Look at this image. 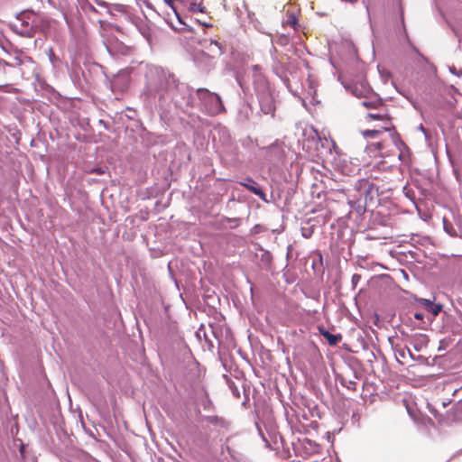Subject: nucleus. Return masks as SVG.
<instances>
[{
    "instance_id": "a18cd8bd",
    "label": "nucleus",
    "mask_w": 462,
    "mask_h": 462,
    "mask_svg": "<svg viewBox=\"0 0 462 462\" xmlns=\"http://www.w3.org/2000/svg\"><path fill=\"white\" fill-rule=\"evenodd\" d=\"M217 129H222V130H224L225 132H226V127H218Z\"/></svg>"
},
{
    "instance_id": "412c9836",
    "label": "nucleus",
    "mask_w": 462,
    "mask_h": 462,
    "mask_svg": "<svg viewBox=\"0 0 462 462\" xmlns=\"http://www.w3.org/2000/svg\"><path fill=\"white\" fill-rule=\"evenodd\" d=\"M225 221L230 224L231 228H236L239 226L241 219L238 217H225Z\"/></svg>"
},
{
    "instance_id": "f03ea898",
    "label": "nucleus",
    "mask_w": 462,
    "mask_h": 462,
    "mask_svg": "<svg viewBox=\"0 0 462 462\" xmlns=\"http://www.w3.org/2000/svg\"><path fill=\"white\" fill-rule=\"evenodd\" d=\"M347 204L357 216H362L366 210H374L380 202L379 189L368 179H359L354 185L342 191Z\"/></svg>"
},
{
    "instance_id": "c756f323",
    "label": "nucleus",
    "mask_w": 462,
    "mask_h": 462,
    "mask_svg": "<svg viewBox=\"0 0 462 462\" xmlns=\"http://www.w3.org/2000/svg\"><path fill=\"white\" fill-rule=\"evenodd\" d=\"M414 318L418 320H422L424 319V314L420 311H416L414 314H413Z\"/></svg>"
},
{
    "instance_id": "ea45409f",
    "label": "nucleus",
    "mask_w": 462,
    "mask_h": 462,
    "mask_svg": "<svg viewBox=\"0 0 462 462\" xmlns=\"http://www.w3.org/2000/svg\"><path fill=\"white\" fill-rule=\"evenodd\" d=\"M276 150L279 151V147L278 146L273 145V146L269 147V151L270 152H274Z\"/></svg>"
},
{
    "instance_id": "f3484780",
    "label": "nucleus",
    "mask_w": 462,
    "mask_h": 462,
    "mask_svg": "<svg viewBox=\"0 0 462 462\" xmlns=\"http://www.w3.org/2000/svg\"><path fill=\"white\" fill-rule=\"evenodd\" d=\"M297 24H298V22H297V17H296L295 14L292 12H288L286 14V19L283 22V25H289L296 30Z\"/></svg>"
},
{
    "instance_id": "1a4fd4ad",
    "label": "nucleus",
    "mask_w": 462,
    "mask_h": 462,
    "mask_svg": "<svg viewBox=\"0 0 462 462\" xmlns=\"http://www.w3.org/2000/svg\"><path fill=\"white\" fill-rule=\"evenodd\" d=\"M429 337L425 334H415L411 338V344L414 350L420 352L423 348L428 346Z\"/></svg>"
},
{
    "instance_id": "423d86ee",
    "label": "nucleus",
    "mask_w": 462,
    "mask_h": 462,
    "mask_svg": "<svg viewBox=\"0 0 462 462\" xmlns=\"http://www.w3.org/2000/svg\"><path fill=\"white\" fill-rule=\"evenodd\" d=\"M28 12V10L22 11L10 23L12 31L23 37H29V23L27 21L29 18Z\"/></svg>"
},
{
    "instance_id": "473e14b6",
    "label": "nucleus",
    "mask_w": 462,
    "mask_h": 462,
    "mask_svg": "<svg viewBox=\"0 0 462 462\" xmlns=\"http://www.w3.org/2000/svg\"><path fill=\"white\" fill-rule=\"evenodd\" d=\"M204 0H182L185 6H188L190 3L203 2Z\"/></svg>"
},
{
    "instance_id": "a211bd4d",
    "label": "nucleus",
    "mask_w": 462,
    "mask_h": 462,
    "mask_svg": "<svg viewBox=\"0 0 462 462\" xmlns=\"http://www.w3.org/2000/svg\"><path fill=\"white\" fill-rule=\"evenodd\" d=\"M443 227L445 232L448 233L450 236H457V231L455 227L445 217L443 218Z\"/></svg>"
},
{
    "instance_id": "c03bdc74",
    "label": "nucleus",
    "mask_w": 462,
    "mask_h": 462,
    "mask_svg": "<svg viewBox=\"0 0 462 462\" xmlns=\"http://www.w3.org/2000/svg\"><path fill=\"white\" fill-rule=\"evenodd\" d=\"M33 143H34V140H33V139H32V140H31V143H30L31 147H32V146H33Z\"/></svg>"
},
{
    "instance_id": "c9c22d12",
    "label": "nucleus",
    "mask_w": 462,
    "mask_h": 462,
    "mask_svg": "<svg viewBox=\"0 0 462 462\" xmlns=\"http://www.w3.org/2000/svg\"><path fill=\"white\" fill-rule=\"evenodd\" d=\"M355 385H356V383H355V382H353V381H349V382H348V384L346 385V387H347L348 389H355Z\"/></svg>"
},
{
    "instance_id": "39448f33",
    "label": "nucleus",
    "mask_w": 462,
    "mask_h": 462,
    "mask_svg": "<svg viewBox=\"0 0 462 462\" xmlns=\"http://www.w3.org/2000/svg\"><path fill=\"white\" fill-rule=\"evenodd\" d=\"M202 46L204 50L199 55H197L195 60L198 62L199 66H200L199 64L200 60H207L205 69H209L212 67V60L221 56L224 51L221 44L218 42L213 40H205L202 43Z\"/></svg>"
},
{
    "instance_id": "9b49d317",
    "label": "nucleus",
    "mask_w": 462,
    "mask_h": 462,
    "mask_svg": "<svg viewBox=\"0 0 462 462\" xmlns=\"http://www.w3.org/2000/svg\"><path fill=\"white\" fill-rule=\"evenodd\" d=\"M253 114V108L248 103H243L240 105L237 112V119L240 122H246L250 116Z\"/></svg>"
},
{
    "instance_id": "a878e982",
    "label": "nucleus",
    "mask_w": 462,
    "mask_h": 462,
    "mask_svg": "<svg viewBox=\"0 0 462 462\" xmlns=\"http://www.w3.org/2000/svg\"><path fill=\"white\" fill-rule=\"evenodd\" d=\"M448 69H449L450 73H452V74H454V75H456V76L460 77V76L462 75L461 70H457V69H456V67H454V66H449V67H448Z\"/></svg>"
},
{
    "instance_id": "8fccbe9b",
    "label": "nucleus",
    "mask_w": 462,
    "mask_h": 462,
    "mask_svg": "<svg viewBox=\"0 0 462 462\" xmlns=\"http://www.w3.org/2000/svg\"><path fill=\"white\" fill-rule=\"evenodd\" d=\"M247 401H248V398H245V402H243V404H245V402H247Z\"/></svg>"
},
{
    "instance_id": "b1692460",
    "label": "nucleus",
    "mask_w": 462,
    "mask_h": 462,
    "mask_svg": "<svg viewBox=\"0 0 462 462\" xmlns=\"http://www.w3.org/2000/svg\"><path fill=\"white\" fill-rule=\"evenodd\" d=\"M361 280V275L358 274V273H355L353 274L352 276V279H351V283H352V286H353V289L355 290L358 284V282H360Z\"/></svg>"
},
{
    "instance_id": "79ce46f5",
    "label": "nucleus",
    "mask_w": 462,
    "mask_h": 462,
    "mask_svg": "<svg viewBox=\"0 0 462 462\" xmlns=\"http://www.w3.org/2000/svg\"><path fill=\"white\" fill-rule=\"evenodd\" d=\"M363 2H364V4L365 5V8H366L367 12H369V6H368V5L365 3V0H364Z\"/></svg>"
},
{
    "instance_id": "bb28decb",
    "label": "nucleus",
    "mask_w": 462,
    "mask_h": 462,
    "mask_svg": "<svg viewBox=\"0 0 462 462\" xmlns=\"http://www.w3.org/2000/svg\"><path fill=\"white\" fill-rule=\"evenodd\" d=\"M262 229V226L260 225H255L254 226L251 230H250V233L252 235H255V234H258Z\"/></svg>"
},
{
    "instance_id": "c85d7f7f",
    "label": "nucleus",
    "mask_w": 462,
    "mask_h": 462,
    "mask_svg": "<svg viewBox=\"0 0 462 462\" xmlns=\"http://www.w3.org/2000/svg\"><path fill=\"white\" fill-rule=\"evenodd\" d=\"M418 130H420V132H422L424 134L426 139L429 138L428 131L426 130V128L422 125H420L418 126Z\"/></svg>"
},
{
    "instance_id": "4468645a",
    "label": "nucleus",
    "mask_w": 462,
    "mask_h": 462,
    "mask_svg": "<svg viewBox=\"0 0 462 462\" xmlns=\"http://www.w3.org/2000/svg\"><path fill=\"white\" fill-rule=\"evenodd\" d=\"M260 250H261V255L259 258L260 266L263 269L267 270L271 267L273 256L269 251L264 250L263 248H261Z\"/></svg>"
},
{
    "instance_id": "e433bc0d",
    "label": "nucleus",
    "mask_w": 462,
    "mask_h": 462,
    "mask_svg": "<svg viewBox=\"0 0 462 462\" xmlns=\"http://www.w3.org/2000/svg\"><path fill=\"white\" fill-rule=\"evenodd\" d=\"M373 146H375L376 150H381L383 148V144L380 142L374 143Z\"/></svg>"
},
{
    "instance_id": "49530a36",
    "label": "nucleus",
    "mask_w": 462,
    "mask_h": 462,
    "mask_svg": "<svg viewBox=\"0 0 462 462\" xmlns=\"http://www.w3.org/2000/svg\"><path fill=\"white\" fill-rule=\"evenodd\" d=\"M89 8H90V10L95 11V8L91 5H89Z\"/></svg>"
},
{
    "instance_id": "393cba45",
    "label": "nucleus",
    "mask_w": 462,
    "mask_h": 462,
    "mask_svg": "<svg viewBox=\"0 0 462 462\" xmlns=\"http://www.w3.org/2000/svg\"><path fill=\"white\" fill-rule=\"evenodd\" d=\"M302 236L305 238H309L312 235V230L310 228H302Z\"/></svg>"
},
{
    "instance_id": "cd10ccee",
    "label": "nucleus",
    "mask_w": 462,
    "mask_h": 462,
    "mask_svg": "<svg viewBox=\"0 0 462 462\" xmlns=\"http://www.w3.org/2000/svg\"><path fill=\"white\" fill-rule=\"evenodd\" d=\"M368 116H369L370 118H372V119H375V120H377V119H383V117L381 114H375V113H369V114H368Z\"/></svg>"
},
{
    "instance_id": "2f4dec72",
    "label": "nucleus",
    "mask_w": 462,
    "mask_h": 462,
    "mask_svg": "<svg viewBox=\"0 0 462 462\" xmlns=\"http://www.w3.org/2000/svg\"><path fill=\"white\" fill-rule=\"evenodd\" d=\"M92 1L99 6L106 7V3L103 0H92Z\"/></svg>"
},
{
    "instance_id": "603ef678",
    "label": "nucleus",
    "mask_w": 462,
    "mask_h": 462,
    "mask_svg": "<svg viewBox=\"0 0 462 462\" xmlns=\"http://www.w3.org/2000/svg\"><path fill=\"white\" fill-rule=\"evenodd\" d=\"M41 2H42L43 0H40Z\"/></svg>"
},
{
    "instance_id": "6ab92c4d",
    "label": "nucleus",
    "mask_w": 462,
    "mask_h": 462,
    "mask_svg": "<svg viewBox=\"0 0 462 462\" xmlns=\"http://www.w3.org/2000/svg\"><path fill=\"white\" fill-rule=\"evenodd\" d=\"M35 77H36V80H37V83H34L35 90H38V86H40L42 88V89L48 91L50 89V86L47 85L45 82L41 81L38 73H35Z\"/></svg>"
},
{
    "instance_id": "7ed1b4c3",
    "label": "nucleus",
    "mask_w": 462,
    "mask_h": 462,
    "mask_svg": "<svg viewBox=\"0 0 462 462\" xmlns=\"http://www.w3.org/2000/svg\"><path fill=\"white\" fill-rule=\"evenodd\" d=\"M253 75V83L256 92L261 111L264 115L274 116L275 103L273 95L270 89L269 84L261 72V68L258 65L251 67Z\"/></svg>"
},
{
    "instance_id": "7c9ffc66",
    "label": "nucleus",
    "mask_w": 462,
    "mask_h": 462,
    "mask_svg": "<svg viewBox=\"0 0 462 462\" xmlns=\"http://www.w3.org/2000/svg\"><path fill=\"white\" fill-rule=\"evenodd\" d=\"M196 22L198 23H199L200 25L204 26V27H210L211 26L210 23H207L206 21H202V20H200L199 18L196 19Z\"/></svg>"
},
{
    "instance_id": "f8f14e48",
    "label": "nucleus",
    "mask_w": 462,
    "mask_h": 462,
    "mask_svg": "<svg viewBox=\"0 0 462 462\" xmlns=\"http://www.w3.org/2000/svg\"><path fill=\"white\" fill-rule=\"evenodd\" d=\"M319 331L320 335L327 339L330 346H336L342 339V336L340 334H332L324 328H319Z\"/></svg>"
},
{
    "instance_id": "4be33fe9",
    "label": "nucleus",
    "mask_w": 462,
    "mask_h": 462,
    "mask_svg": "<svg viewBox=\"0 0 462 462\" xmlns=\"http://www.w3.org/2000/svg\"><path fill=\"white\" fill-rule=\"evenodd\" d=\"M441 310H442V305L440 303H433V305L431 306L429 312L431 313L433 315V317H436L437 315H439V313L441 311Z\"/></svg>"
},
{
    "instance_id": "de8ad7c7",
    "label": "nucleus",
    "mask_w": 462,
    "mask_h": 462,
    "mask_svg": "<svg viewBox=\"0 0 462 462\" xmlns=\"http://www.w3.org/2000/svg\"><path fill=\"white\" fill-rule=\"evenodd\" d=\"M255 426H256L257 428H259L258 423H255ZM258 430H259V432L261 433V430H260V429H258Z\"/></svg>"
},
{
    "instance_id": "ddd939ff",
    "label": "nucleus",
    "mask_w": 462,
    "mask_h": 462,
    "mask_svg": "<svg viewBox=\"0 0 462 462\" xmlns=\"http://www.w3.org/2000/svg\"><path fill=\"white\" fill-rule=\"evenodd\" d=\"M383 131H391L390 122H389L388 119L386 120L385 125L383 126V130H377V129L365 130V131L362 132V135L365 139H367V138L375 139V138H377L383 133Z\"/></svg>"
},
{
    "instance_id": "aec40b11",
    "label": "nucleus",
    "mask_w": 462,
    "mask_h": 462,
    "mask_svg": "<svg viewBox=\"0 0 462 462\" xmlns=\"http://www.w3.org/2000/svg\"><path fill=\"white\" fill-rule=\"evenodd\" d=\"M418 302L420 303V307H422L427 311L430 310L431 306L434 303L433 301L428 299H420Z\"/></svg>"
},
{
    "instance_id": "f704fd0d",
    "label": "nucleus",
    "mask_w": 462,
    "mask_h": 462,
    "mask_svg": "<svg viewBox=\"0 0 462 462\" xmlns=\"http://www.w3.org/2000/svg\"><path fill=\"white\" fill-rule=\"evenodd\" d=\"M208 443V439H204L202 440H199L197 445L199 446V447H203L204 445H206Z\"/></svg>"
},
{
    "instance_id": "9d476101",
    "label": "nucleus",
    "mask_w": 462,
    "mask_h": 462,
    "mask_svg": "<svg viewBox=\"0 0 462 462\" xmlns=\"http://www.w3.org/2000/svg\"><path fill=\"white\" fill-rule=\"evenodd\" d=\"M202 420L218 429H226L229 426V422L226 419L217 415L204 416Z\"/></svg>"
},
{
    "instance_id": "0eeeda50",
    "label": "nucleus",
    "mask_w": 462,
    "mask_h": 462,
    "mask_svg": "<svg viewBox=\"0 0 462 462\" xmlns=\"http://www.w3.org/2000/svg\"><path fill=\"white\" fill-rule=\"evenodd\" d=\"M239 185L245 188L247 190L252 192L253 194L259 197L261 200L265 203H269L270 200L267 199L266 194L263 191L262 188L259 184L251 177L244 178L243 180L237 182Z\"/></svg>"
},
{
    "instance_id": "5701e85b",
    "label": "nucleus",
    "mask_w": 462,
    "mask_h": 462,
    "mask_svg": "<svg viewBox=\"0 0 462 462\" xmlns=\"http://www.w3.org/2000/svg\"><path fill=\"white\" fill-rule=\"evenodd\" d=\"M273 69L276 75H278L281 79H282V75H283V69H282V65L279 62L273 65Z\"/></svg>"
},
{
    "instance_id": "a19ab883",
    "label": "nucleus",
    "mask_w": 462,
    "mask_h": 462,
    "mask_svg": "<svg viewBox=\"0 0 462 462\" xmlns=\"http://www.w3.org/2000/svg\"><path fill=\"white\" fill-rule=\"evenodd\" d=\"M362 104H363V106H367V107L369 106V103H368V102H366V101L362 102Z\"/></svg>"
},
{
    "instance_id": "58836bf2",
    "label": "nucleus",
    "mask_w": 462,
    "mask_h": 462,
    "mask_svg": "<svg viewBox=\"0 0 462 462\" xmlns=\"http://www.w3.org/2000/svg\"><path fill=\"white\" fill-rule=\"evenodd\" d=\"M391 136L393 137V142L396 143L398 135L395 133H392Z\"/></svg>"
},
{
    "instance_id": "72a5a7b5",
    "label": "nucleus",
    "mask_w": 462,
    "mask_h": 462,
    "mask_svg": "<svg viewBox=\"0 0 462 462\" xmlns=\"http://www.w3.org/2000/svg\"><path fill=\"white\" fill-rule=\"evenodd\" d=\"M21 455L24 457H25V446L22 443L20 448Z\"/></svg>"
},
{
    "instance_id": "37998d69",
    "label": "nucleus",
    "mask_w": 462,
    "mask_h": 462,
    "mask_svg": "<svg viewBox=\"0 0 462 462\" xmlns=\"http://www.w3.org/2000/svg\"><path fill=\"white\" fill-rule=\"evenodd\" d=\"M282 79L284 81V83H285V84H287V82H288V79H283V78H282ZM286 88H289V85H286Z\"/></svg>"
},
{
    "instance_id": "dca6fc26",
    "label": "nucleus",
    "mask_w": 462,
    "mask_h": 462,
    "mask_svg": "<svg viewBox=\"0 0 462 462\" xmlns=\"http://www.w3.org/2000/svg\"><path fill=\"white\" fill-rule=\"evenodd\" d=\"M188 11L196 14V13H206V7L203 5V2H198V3H190L188 6H186Z\"/></svg>"
},
{
    "instance_id": "6e6552de",
    "label": "nucleus",
    "mask_w": 462,
    "mask_h": 462,
    "mask_svg": "<svg viewBox=\"0 0 462 462\" xmlns=\"http://www.w3.org/2000/svg\"><path fill=\"white\" fill-rule=\"evenodd\" d=\"M397 355L402 357V358H405L406 356H409V357L414 361H417L422 365H432V362L430 361V358L429 357H425L423 356H416L414 355L411 348H409L408 346H405L402 349H399L397 350Z\"/></svg>"
},
{
    "instance_id": "4c0bfd02",
    "label": "nucleus",
    "mask_w": 462,
    "mask_h": 462,
    "mask_svg": "<svg viewBox=\"0 0 462 462\" xmlns=\"http://www.w3.org/2000/svg\"><path fill=\"white\" fill-rule=\"evenodd\" d=\"M233 391V394L236 396V397H239L240 396V392L238 389L235 388L232 390Z\"/></svg>"
},
{
    "instance_id": "09e8293b",
    "label": "nucleus",
    "mask_w": 462,
    "mask_h": 462,
    "mask_svg": "<svg viewBox=\"0 0 462 462\" xmlns=\"http://www.w3.org/2000/svg\"><path fill=\"white\" fill-rule=\"evenodd\" d=\"M247 401H248V398H245V402H243V404H245V402H247Z\"/></svg>"
},
{
    "instance_id": "3c124183",
    "label": "nucleus",
    "mask_w": 462,
    "mask_h": 462,
    "mask_svg": "<svg viewBox=\"0 0 462 462\" xmlns=\"http://www.w3.org/2000/svg\"><path fill=\"white\" fill-rule=\"evenodd\" d=\"M247 401H248V398H245V402H243V404H245V402H247Z\"/></svg>"
},
{
    "instance_id": "20e7f679",
    "label": "nucleus",
    "mask_w": 462,
    "mask_h": 462,
    "mask_svg": "<svg viewBox=\"0 0 462 462\" xmlns=\"http://www.w3.org/2000/svg\"><path fill=\"white\" fill-rule=\"evenodd\" d=\"M197 96L208 115L217 116L225 111L222 99L217 94L207 88H199Z\"/></svg>"
},
{
    "instance_id": "2eb2a0df",
    "label": "nucleus",
    "mask_w": 462,
    "mask_h": 462,
    "mask_svg": "<svg viewBox=\"0 0 462 462\" xmlns=\"http://www.w3.org/2000/svg\"><path fill=\"white\" fill-rule=\"evenodd\" d=\"M165 2H166V4H167L168 5H170V6L173 9V11H174V13H175V14H176V16H177V18H178L179 23L184 26V27H183V28H181L180 30H186V31L191 32V31H192V29H191L190 25H189V24L186 23L185 18H182V17H181V16L177 13V11H176L175 7L172 5L173 0H165Z\"/></svg>"
},
{
    "instance_id": "f257e3e1",
    "label": "nucleus",
    "mask_w": 462,
    "mask_h": 462,
    "mask_svg": "<svg viewBox=\"0 0 462 462\" xmlns=\"http://www.w3.org/2000/svg\"><path fill=\"white\" fill-rule=\"evenodd\" d=\"M141 97L149 108L159 107L163 112L173 108L185 112L192 106V89L180 82L174 74L162 67H151Z\"/></svg>"
}]
</instances>
